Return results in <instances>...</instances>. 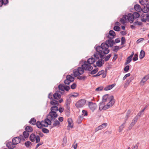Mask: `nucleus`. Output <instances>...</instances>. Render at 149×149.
Here are the masks:
<instances>
[{
  "instance_id": "obj_56",
  "label": "nucleus",
  "mask_w": 149,
  "mask_h": 149,
  "mask_svg": "<svg viewBox=\"0 0 149 149\" xmlns=\"http://www.w3.org/2000/svg\"><path fill=\"white\" fill-rule=\"evenodd\" d=\"M70 87L68 86H64V90H65L66 91H68L70 89Z\"/></svg>"
},
{
  "instance_id": "obj_14",
  "label": "nucleus",
  "mask_w": 149,
  "mask_h": 149,
  "mask_svg": "<svg viewBox=\"0 0 149 149\" xmlns=\"http://www.w3.org/2000/svg\"><path fill=\"white\" fill-rule=\"evenodd\" d=\"M15 145L13 142H9L6 144L7 147L10 149H13L15 147Z\"/></svg>"
},
{
  "instance_id": "obj_27",
  "label": "nucleus",
  "mask_w": 149,
  "mask_h": 149,
  "mask_svg": "<svg viewBox=\"0 0 149 149\" xmlns=\"http://www.w3.org/2000/svg\"><path fill=\"white\" fill-rule=\"evenodd\" d=\"M51 120H51L47 117V118H46L45 120L44 123H46L47 124V125H50L51 124Z\"/></svg>"
},
{
  "instance_id": "obj_29",
  "label": "nucleus",
  "mask_w": 149,
  "mask_h": 149,
  "mask_svg": "<svg viewBox=\"0 0 149 149\" xmlns=\"http://www.w3.org/2000/svg\"><path fill=\"white\" fill-rule=\"evenodd\" d=\"M145 52L143 50H141L140 52V55H139V58L140 59H142L145 56Z\"/></svg>"
},
{
  "instance_id": "obj_17",
  "label": "nucleus",
  "mask_w": 149,
  "mask_h": 149,
  "mask_svg": "<svg viewBox=\"0 0 149 149\" xmlns=\"http://www.w3.org/2000/svg\"><path fill=\"white\" fill-rule=\"evenodd\" d=\"M116 85L115 84L109 85L104 88V90L106 91H108L112 89Z\"/></svg>"
},
{
  "instance_id": "obj_47",
  "label": "nucleus",
  "mask_w": 149,
  "mask_h": 149,
  "mask_svg": "<svg viewBox=\"0 0 149 149\" xmlns=\"http://www.w3.org/2000/svg\"><path fill=\"white\" fill-rule=\"evenodd\" d=\"M71 82L69 80V79L67 78L66 77V79H65L64 81V83L65 84H69Z\"/></svg>"
},
{
  "instance_id": "obj_1",
  "label": "nucleus",
  "mask_w": 149,
  "mask_h": 149,
  "mask_svg": "<svg viewBox=\"0 0 149 149\" xmlns=\"http://www.w3.org/2000/svg\"><path fill=\"white\" fill-rule=\"evenodd\" d=\"M106 43L103 42L101 44L100 46H97L96 45L95 48L96 52L94 54V56L96 59H99V57L101 59L104 58V55L108 54L109 52L108 49L109 46L107 43L109 45L110 47H112L115 44L114 41L112 39H110L106 41Z\"/></svg>"
},
{
  "instance_id": "obj_5",
  "label": "nucleus",
  "mask_w": 149,
  "mask_h": 149,
  "mask_svg": "<svg viewBox=\"0 0 149 149\" xmlns=\"http://www.w3.org/2000/svg\"><path fill=\"white\" fill-rule=\"evenodd\" d=\"M86 100L84 99H81L76 102L75 106L77 108L82 107L86 103Z\"/></svg>"
},
{
  "instance_id": "obj_32",
  "label": "nucleus",
  "mask_w": 149,
  "mask_h": 149,
  "mask_svg": "<svg viewBox=\"0 0 149 149\" xmlns=\"http://www.w3.org/2000/svg\"><path fill=\"white\" fill-rule=\"evenodd\" d=\"M104 72V70H101L99 71L98 73L96 75L93 76V77H96L102 74Z\"/></svg>"
},
{
  "instance_id": "obj_19",
  "label": "nucleus",
  "mask_w": 149,
  "mask_h": 149,
  "mask_svg": "<svg viewBox=\"0 0 149 149\" xmlns=\"http://www.w3.org/2000/svg\"><path fill=\"white\" fill-rule=\"evenodd\" d=\"M8 3V0H0V6L1 7L3 5H5Z\"/></svg>"
},
{
  "instance_id": "obj_36",
  "label": "nucleus",
  "mask_w": 149,
  "mask_h": 149,
  "mask_svg": "<svg viewBox=\"0 0 149 149\" xmlns=\"http://www.w3.org/2000/svg\"><path fill=\"white\" fill-rule=\"evenodd\" d=\"M132 58L128 57L127 59L126 62L125 63V65H126L130 63L132 61Z\"/></svg>"
},
{
  "instance_id": "obj_57",
  "label": "nucleus",
  "mask_w": 149,
  "mask_h": 149,
  "mask_svg": "<svg viewBox=\"0 0 149 149\" xmlns=\"http://www.w3.org/2000/svg\"><path fill=\"white\" fill-rule=\"evenodd\" d=\"M70 109H67L65 112V115H66L68 116L69 117L70 115Z\"/></svg>"
},
{
  "instance_id": "obj_25",
  "label": "nucleus",
  "mask_w": 149,
  "mask_h": 149,
  "mask_svg": "<svg viewBox=\"0 0 149 149\" xmlns=\"http://www.w3.org/2000/svg\"><path fill=\"white\" fill-rule=\"evenodd\" d=\"M26 131L28 132H32L33 131V129L31 127L29 126H26L25 129Z\"/></svg>"
},
{
  "instance_id": "obj_10",
  "label": "nucleus",
  "mask_w": 149,
  "mask_h": 149,
  "mask_svg": "<svg viewBox=\"0 0 149 149\" xmlns=\"http://www.w3.org/2000/svg\"><path fill=\"white\" fill-rule=\"evenodd\" d=\"M138 119V118L137 116H136L132 120V123H131L130 125L129 126L128 129L129 130L131 129L133 126L137 122Z\"/></svg>"
},
{
  "instance_id": "obj_52",
  "label": "nucleus",
  "mask_w": 149,
  "mask_h": 149,
  "mask_svg": "<svg viewBox=\"0 0 149 149\" xmlns=\"http://www.w3.org/2000/svg\"><path fill=\"white\" fill-rule=\"evenodd\" d=\"M103 89V86H101L95 89V91H102Z\"/></svg>"
},
{
  "instance_id": "obj_31",
  "label": "nucleus",
  "mask_w": 149,
  "mask_h": 149,
  "mask_svg": "<svg viewBox=\"0 0 149 149\" xmlns=\"http://www.w3.org/2000/svg\"><path fill=\"white\" fill-rule=\"evenodd\" d=\"M108 98V95L106 94L103 97L102 101L105 102L107 100Z\"/></svg>"
},
{
  "instance_id": "obj_37",
  "label": "nucleus",
  "mask_w": 149,
  "mask_h": 149,
  "mask_svg": "<svg viewBox=\"0 0 149 149\" xmlns=\"http://www.w3.org/2000/svg\"><path fill=\"white\" fill-rule=\"evenodd\" d=\"M98 70V69L96 68L94 69L90 72V73L91 74H94L97 72Z\"/></svg>"
},
{
  "instance_id": "obj_18",
  "label": "nucleus",
  "mask_w": 149,
  "mask_h": 149,
  "mask_svg": "<svg viewBox=\"0 0 149 149\" xmlns=\"http://www.w3.org/2000/svg\"><path fill=\"white\" fill-rule=\"evenodd\" d=\"M50 104L52 105L58 106V102L55 99H53V98L51 101Z\"/></svg>"
},
{
  "instance_id": "obj_55",
  "label": "nucleus",
  "mask_w": 149,
  "mask_h": 149,
  "mask_svg": "<svg viewBox=\"0 0 149 149\" xmlns=\"http://www.w3.org/2000/svg\"><path fill=\"white\" fill-rule=\"evenodd\" d=\"M119 49V47L118 46H116L113 49V51L115 52H117Z\"/></svg>"
},
{
  "instance_id": "obj_20",
  "label": "nucleus",
  "mask_w": 149,
  "mask_h": 149,
  "mask_svg": "<svg viewBox=\"0 0 149 149\" xmlns=\"http://www.w3.org/2000/svg\"><path fill=\"white\" fill-rule=\"evenodd\" d=\"M53 96L54 99L58 100L61 97V95L58 93H56L53 94Z\"/></svg>"
},
{
  "instance_id": "obj_53",
  "label": "nucleus",
  "mask_w": 149,
  "mask_h": 149,
  "mask_svg": "<svg viewBox=\"0 0 149 149\" xmlns=\"http://www.w3.org/2000/svg\"><path fill=\"white\" fill-rule=\"evenodd\" d=\"M139 143H137L135 145H133L132 149H137L138 147Z\"/></svg>"
},
{
  "instance_id": "obj_58",
  "label": "nucleus",
  "mask_w": 149,
  "mask_h": 149,
  "mask_svg": "<svg viewBox=\"0 0 149 149\" xmlns=\"http://www.w3.org/2000/svg\"><path fill=\"white\" fill-rule=\"evenodd\" d=\"M76 86L77 85L75 83H74L71 86V88L72 89H74L76 88Z\"/></svg>"
},
{
  "instance_id": "obj_44",
  "label": "nucleus",
  "mask_w": 149,
  "mask_h": 149,
  "mask_svg": "<svg viewBox=\"0 0 149 149\" xmlns=\"http://www.w3.org/2000/svg\"><path fill=\"white\" fill-rule=\"evenodd\" d=\"M113 29L116 31H119L120 30V27L118 26H115L113 28Z\"/></svg>"
},
{
  "instance_id": "obj_26",
  "label": "nucleus",
  "mask_w": 149,
  "mask_h": 149,
  "mask_svg": "<svg viewBox=\"0 0 149 149\" xmlns=\"http://www.w3.org/2000/svg\"><path fill=\"white\" fill-rule=\"evenodd\" d=\"M24 145L26 148H29L31 146L32 143L30 141H28L25 143Z\"/></svg>"
},
{
  "instance_id": "obj_3",
  "label": "nucleus",
  "mask_w": 149,
  "mask_h": 149,
  "mask_svg": "<svg viewBox=\"0 0 149 149\" xmlns=\"http://www.w3.org/2000/svg\"><path fill=\"white\" fill-rule=\"evenodd\" d=\"M109 102L106 105H105L104 102L102 101L99 104V110L100 111L102 110H105L111 107L114 103L115 100L114 97L111 95L109 97Z\"/></svg>"
},
{
  "instance_id": "obj_41",
  "label": "nucleus",
  "mask_w": 149,
  "mask_h": 149,
  "mask_svg": "<svg viewBox=\"0 0 149 149\" xmlns=\"http://www.w3.org/2000/svg\"><path fill=\"white\" fill-rule=\"evenodd\" d=\"M23 134L24 136V137L25 139L27 138L29 135V132L26 131H24L23 132Z\"/></svg>"
},
{
  "instance_id": "obj_38",
  "label": "nucleus",
  "mask_w": 149,
  "mask_h": 149,
  "mask_svg": "<svg viewBox=\"0 0 149 149\" xmlns=\"http://www.w3.org/2000/svg\"><path fill=\"white\" fill-rule=\"evenodd\" d=\"M125 122L120 127L119 129V132H120L124 128L125 126Z\"/></svg>"
},
{
  "instance_id": "obj_64",
  "label": "nucleus",
  "mask_w": 149,
  "mask_h": 149,
  "mask_svg": "<svg viewBox=\"0 0 149 149\" xmlns=\"http://www.w3.org/2000/svg\"><path fill=\"white\" fill-rule=\"evenodd\" d=\"M63 108L62 107H60L58 110L60 113L62 112L63 111Z\"/></svg>"
},
{
  "instance_id": "obj_6",
  "label": "nucleus",
  "mask_w": 149,
  "mask_h": 149,
  "mask_svg": "<svg viewBox=\"0 0 149 149\" xmlns=\"http://www.w3.org/2000/svg\"><path fill=\"white\" fill-rule=\"evenodd\" d=\"M57 116L58 115L56 114V112L51 111L50 112L49 114L48 115L47 117L51 120H56L55 118L57 117Z\"/></svg>"
},
{
  "instance_id": "obj_59",
  "label": "nucleus",
  "mask_w": 149,
  "mask_h": 149,
  "mask_svg": "<svg viewBox=\"0 0 149 149\" xmlns=\"http://www.w3.org/2000/svg\"><path fill=\"white\" fill-rule=\"evenodd\" d=\"M120 21L123 24H124L125 23V20L123 18H120Z\"/></svg>"
},
{
  "instance_id": "obj_61",
  "label": "nucleus",
  "mask_w": 149,
  "mask_h": 149,
  "mask_svg": "<svg viewBox=\"0 0 149 149\" xmlns=\"http://www.w3.org/2000/svg\"><path fill=\"white\" fill-rule=\"evenodd\" d=\"M144 40V38H141L139 39L136 41V43H139L143 41Z\"/></svg>"
},
{
  "instance_id": "obj_23",
  "label": "nucleus",
  "mask_w": 149,
  "mask_h": 149,
  "mask_svg": "<svg viewBox=\"0 0 149 149\" xmlns=\"http://www.w3.org/2000/svg\"><path fill=\"white\" fill-rule=\"evenodd\" d=\"M95 61L94 58H91L88 59L87 61L89 63H90V64L91 65L94 63Z\"/></svg>"
},
{
  "instance_id": "obj_33",
  "label": "nucleus",
  "mask_w": 149,
  "mask_h": 149,
  "mask_svg": "<svg viewBox=\"0 0 149 149\" xmlns=\"http://www.w3.org/2000/svg\"><path fill=\"white\" fill-rule=\"evenodd\" d=\"M132 15H133V16L134 17V19L137 18L139 17L140 15V14L136 12H135L132 14Z\"/></svg>"
},
{
  "instance_id": "obj_8",
  "label": "nucleus",
  "mask_w": 149,
  "mask_h": 149,
  "mask_svg": "<svg viewBox=\"0 0 149 149\" xmlns=\"http://www.w3.org/2000/svg\"><path fill=\"white\" fill-rule=\"evenodd\" d=\"M89 107L90 109L93 111L97 107V105L95 103L92 102H90L88 104Z\"/></svg>"
},
{
  "instance_id": "obj_13",
  "label": "nucleus",
  "mask_w": 149,
  "mask_h": 149,
  "mask_svg": "<svg viewBox=\"0 0 149 149\" xmlns=\"http://www.w3.org/2000/svg\"><path fill=\"white\" fill-rule=\"evenodd\" d=\"M127 18L128 20L129 21L130 23H132L134 22V18L132 13H130L128 14L127 15Z\"/></svg>"
},
{
  "instance_id": "obj_2",
  "label": "nucleus",
  "mask_w": 149,
  "mask_h": 149,
  "mask_svg": "<svg viewBox=\"0 0 149 149\" xmlns=\"http://www.w3.org/2000/svg\"><path fill=\"white\" fill-rule=\"evenodd\" d=\"M93 67L87 61H84V64L81 65V67H79L77 69L73 70L74 76L77 77L84 73V70L89 71H91L93 69Z\"/></svg>"
},
{
  "instance_id": "obj_50",
  "label": "nucleus",
  "mask_w": 149,
  "mask_h": 149,
  "mask_svg": "<svg viewBox=\"0 0 149 149\" xmlns=\"http://www.w3.org/2000/svg\"><path fill=\"white\" fill-rule=\"evenodd\" d=\"M138 55L137 54H135L134 57L133 58V60L134 61H136L138 59Z\"/></svg>"
},
{
  "instance_id": "obj_30",
  "label": "nucleus",
  "mask_w": 149,
  "mask_h": 149,
  "mask_svg": "<svg viewBox=\"0 0 149 149\" xmlns=\"http://www.w3.org/2000/svg\"><path fill=\"white\" fill-rule=\"evenodd\" d=\"M29 123L30 124H32V125H36V120L35 118H32L30 121L29 122Z\"/></svg>"
},
{
  "instance_id": "obj_35",
  "label": "nucleus",
  "mask_w": 149,
  "mask_h": 149,
  "mask_svg": "<svg viewBox=\"0 0 149 149\" xmlns=\"http://www.w3.org/2000/svg\"><path fill=\"white\" fill-rule=\"evenodd\" d=\"M139 1L141 4L144 6L146 5L147 1V0H139Z\"/></svg>"
},
{
  "instance_id": "obj_22",
  "label": "nucleus",
  "mask_w": 149,
  "mask_h": 149,
  "mask_svg": "<svg viewBox=\"0 0 149 149\" xmlns=\"http://www.w3.org/2000/svg\"><path fill=\"white\" fill-rule=\"evenodd\" d=\"M54 122V123L53 124V127H58L60 126V122L56 120H53Z\"/></svg>"
},
{
  "instance_id": "obj_54",
  "label": "nucleus",
  "mask_w": 149,
  "mask_h": 149,
  "mask_svg": "<svg viewBox=\"0 0 149 149\" xmlns=\"http://www.w3.org/2000/svg\"><path fill=\"white\" fill-rule=\"evenodd\" d=\"M129 69V66L128 65L126 66L124 68V70L126 72L128 71Z\"/></svg>"
},
{
  "instance_id": "obj_40",
  "label": "nucleus",
  "mask_w": 149,
  "mask_h": 149,
  "mask_svg": "<svg viewBox=\"0 0 149 149\" xmlns=\"http://www.w3.org/2000/svg\"><path fill=\"white\" fill-rule=\"evenodd\" d=\"M87 78L86 76H79L77 77V78L79 80H84Z\"/></svg>"
},
{
  "instance_id": "obj_48",
  "label": "nucleus",
  "mask_w": 149,
  "mask_h": 149,
  "mask_svg": "<svg viewBox=\"0 0 149 149\" xmlns=\"http://www.w3.org/2000/svg\"><path fill=\"white\" fill-rule=\"evenodd\" d=\"M42 132L45 133H48L49 132V130L45 128H43L42 129Z\"/></svg>"
},
{
  "instance_id": "obj_45",
  "label": "nucleus",
  "mask_w": 149,
  "mask_h": 149,
  "mask_svg": "<svg viewBox=\"0 0 149 149\" xmlns=\"http://www.w3.org/2000/svg\"><path fill=\"white\" fill-rule=\"evenodd\" d=\"M58 88L59 90L62 91H64V86L62 84H60L58 86Z\"/></svg>"
},
{
  "instance_id": "obj_4",
  "label": "nucleus",
  "mask_w": 149,
  "mask_h": 149,
  "mask_svg": "<svg viewBox=\"0 0 149 149\" xmlns=\"http://www.w3.org/2000/svg\"><path fill=\"white\" fill-rule=\"evenodd\" d=\"M29 139L32 142H34L35 141L36 143H38L40 141V136L39 135L36 136L34 134H31L29 136Z\"/></svg>"
},
{
  "instance_id": "obj_42",
  "label": "nucleus",
  "mask_w": 149,
  "mask_h": 149,
  "mask_svg": "<svg viewBox=\"0 0 149 149\" xmlns=\"http://www.w3.org/2000/svg\"><path fill=\"white\" fill-rule=\"evenodd\" d=\"M65 104L66 105V108L67 109H70V103L68 100H67L65 102Z\"/></svg>"
},
{
  "instance_id": "obj_28",
  "label": "nucleus",
  "mask_w": 149,
  "mask_h": 149,
  "mask_svg": "<svg viewBox=\"0 0 149 149\" xmlns=\"http://www.w3.org/2000/svg\"><path fill=\"white\" fill-rule=\"evenodd\" d=\"M50 110L51 111L56 112L55 111H57L58 110V107L57 106H53L51 108Z\"/></svg>"
},
{
  "instance_id": "obj_63",
  "label": "nucleus",
  "mask_w": 149,
  "mask_h": 149,
  "mask_svg": "<svg viewBox=\"0 0 149 149\" xmlns=\"http://www.w3.org/2000/svg\"><path fill=\"white\" fill-rule=\"evenodd\" d=\"M19 137V138L20 139V141H21V140H25L24 139L25 138L23 135H20Z\"/></svg>"
},
{
  "instance_id": "obj_21",
  "label": "nucleus",
  "mask_w": 149,
  "mask_h": 149,
  "mask_svg": "<svg viewBox=\"0 0 149 149\" xmlns=\"http://www.w3.org/2000/svg\"><path fill=\"white\" fill-rule=\"evenodd\" d=\"M135 10L138 12H140L141 10V8L140 6L138 4H136L134 6Z\"/></svg>"
},
{
  "instance_id": "obj_15",
  "label": "nucleus",
  "mask_w": 149,
  "mask_h": 149,
  "mask_svg": "<svg viewBox=\"0 0 149 149\" xmlns=\"http://www.w3.org/2000/svg\"><path fill=\"white\" fill-rule=\"evenodd\" d=\"M12 141L15 145L19 143L21 141L19 137H16L13 139Z\"/></svg>"
},
{
  "instance_id": "obj_11",
  "label": "nucleus",
  "mask_w": 149,
  "mask_h": 149,
  "mask_svg": "<svg viewBox=\"0 0 149 149\" xmlns=\"http://www.w3.org/2000/svg\"><path fill=\"white\" fill-rule=\"evenodd\" d=\"M116 34L113 31L111 30L109 31V34L107 36V37L109 39H112L114 38Z\"/></svg>"
},
{
  "instance_id": "obj_7",
  "label": "nucleus",
  "mask_w": 149,
  "mask_h": 149,
  "mask_svg": "<svg viewBox=\"0 0 149 149\" xmlns=\"http://www.w3.org/2000/svg\"><path fill=\"white\" fill-rule=\"evenodd\" d=\"M141 20L142 22H145L146 21L149 22V14H143L141 15Z\"/></svg>"
},
{
  "instance_id": "obj_62",
  "label": "nucleus",
  "mask_w": 149,
  "mask_h": 149,
  "mask_svg": "<svg viewBox=\"0 0 149 149\" xmlns=\"http://www.w3.org/2000/svg\"><path fill=\"white\" fill-rule=\"evenodd\" d=\"M82 112L83 113L82 115L84 116H86L87 115V113L86 111L85 110H83L82 111Z\"/></svg>"
},
{
  "instance_id": "obj_24",
  "label": "nucleus",
  "mask_w": 149,
  "mask_h": 149,
  "mask_svg": "<svg viewBox=\"0 0 149 149\" xmlns=\"http://www.w3.org/2000/svg\"><path fill=\"white\" fill-rule=\"evenodd\" d=\"M68 126L69 127L71 128L73 127V125L72 124V121L71 118H68Z\"/></svg>"
},
{
  "instance_id": "obj_60",
  "label": "nucleus",
  "mask_w": 149,
  "mask_h": 149,
  "mask_svg": "<svg viewBox=\"0 0 149 149\" xmlns=\"http://www.w3.org/2000/svg\"><path fill=\"white\" fill-rule=\"evenodd\" d=\"M130 74L129 73L126 74L123 77V80H124L127 77L130 76Z\"/></svg>"
},
{
  "instance_id": "obj_49",
  "label": "nucleus",
  "mask_w": 149,
  "mask_h": 149,
  "mask_svg": "<svg viewBox=\"0 0 149 149\" xmlns=\"http://www.w3.org/2000/svg\"><path fill=\"white\" fill-rule=\"evenodd\" d=\"M125 39L124 37H122L121 38V45H123L125 44Z\"/></svg>"
},
{
  "instance_id": "obj_51",
  "label": "nucleus",
  "mask_w": 149,
  "mask_h": 149,
  "mask_svg": "<svg viewBox=\"0 0 149 149\" xmlns=\"http://www.w3.org/2000/svg\"><path fill=\"white\" fill-rule=\"evenodd\" d=\"M134 25H141L142 24V23L140 22H135L133 23Z\"/></svg>"
},
{
  "instance_id": "obj_39",
  "label": "nucleus",
  "mask_w": 149,
  "mask_h": 149,
  "mask_svg": "<svg viewBox=\"0 0 149 149\" xmlns=\"http://www.w3.org/2000/svg\"><path fill=\"white\" fill-rule=\"evenodd\" d=\"M67 77L68 78L70 81L72 82L74 80V78L73 77H72L70 75H68L67 76Z\"/></svg>"
},
{
  "instance_id": "obj_12",
  "label": "nucleus",
  "mask_w": 149,
  "mask_h": 149,
  "mask_svg": "<svg viewBox=\"0 0 149 149\" xmlns=\"http://www.w3.org/2000/svg\"><path fill=\"white\" fill-rule=\"evenodd\" d=\"M44 122L43 121H42L41 122H40L39 121H37L36 123V125L37 127L40 129L43 126L44 127H47L48 125L45 126V125L44 124Z\"/></svg>"
},
{
  "instance_id": "obj_9",
  "label": "nucleus",
  "mask_w": 149,
  "mask_h": 149,
  "mask_svg": "<svg viewBox=\"0 0 149 149\" xmlns=\"http://www.w3.org/2000/svg\"><path fill=\"white\" fill-rule=\"evenodd\" d=\"M107 123H103L102 125L98 126V127H96L95 129V131L96 132L99 130H102L103 128H105L107 126Z\"/></svg>"
},
{
  "instance_id": "obj_43",
  "label": "nucleus",
  "mask_w": 149,
  "mask_h": 149,
  "mask_svg": "<svg viewBox=\"0 0 149 149\" xmlns=\"http://www.w3.org/2000/svg\"><path fill=\"white\" fill-rule=\"evenodd\" d=\"M147 81L146 79L144 77L140 82L141 84L142 85H143L145 82Z\"/></svg>"
},
{
  "instance_id": "obj_46",
  "label": "nucleus",
  "mask_w": 149,
  "mask_h": 149,
  "mask_svg": "<svg viewBox=\"0 0 149 149\" xmlns=\"http://www.w3.org/2000/svg\"><path fill=\"white\" fill-rule=\"evenodd\" d=\"M111 54H109L106 56L104 58V61H107L111 56Z\"/></svg>"
},
{
  "instance_id": "obj_34",
  "label": "nucleus",
  "mask_w": 149,
  "mask_h": 149,
  "mask_svg": "<svg viewBox=\"0 0 149 149\" xmlns=\"http://www.w3.org/2000/svg\"><path fill=\"white\" fill-rule=\"evenodd\" d=\"M62 145L63 146H64L66 145L67 143V138L66 136H65L63 138L62 141Z\"/></svg>"
},
{
  "instance_id": "obj_16",
  "label": "nucleus",
  "mask_w": 149,
  "mask_h": 149,
  "mask_svg": "<svg viewBox=\"0 0 149 149\" xmlns=\"http://www.w3.org/2000/svg\"><path fill=\"white\" fill-rule=\"evenodd\" d=\"M104 61L102 59H99L98 61L96 63V64L97 66L100 67L102 66V65L104 64Z\"/></svg>"
}]
</instances>
